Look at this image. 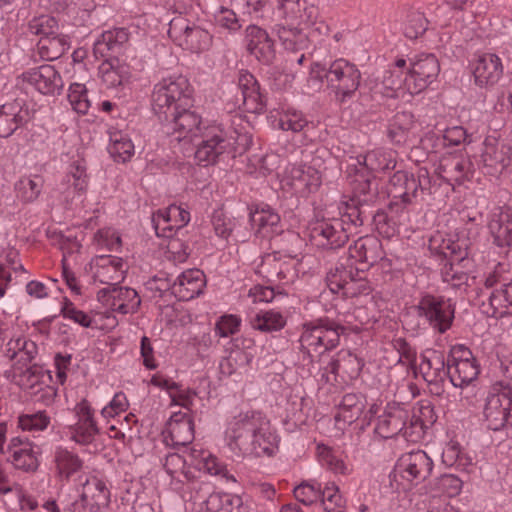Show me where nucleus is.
Instances as JSON below:
<instances>
[{"label": "nucleus", "mask_w": 512, "mask_h": 512, "mask_svg": "<svg viewBox=\"0 0 512 512\" xmlns=\"http://www.w3.org/2000/svg\"><path fill=\"white\" fill-rule=\"evenodd\" d=\"M7 452L13 467L23 472H35L39 467L40 449L29 439L21 436L12 437Z\"/></svg>", "instance_id": "17"}, {"label": "nucleus", "mask_w": 512, "mask_h": 512, "mask_svg": "<svg viewBox=\"0 0 512 512\" xmlns=\"http://www.w3.org/2000/svg\"><path fill=\"white\" fill-rule=\"evenodd\" d=\"M100 75L107 88H116L130 82L131 71L128 65L118 61L106 62L100 66Z\"/></svg>", "instance_id": "42"}, {"label": "nucleus", "mask_w": 512, "mask_h": 512, "mask_svg": "<svg viewBox=\"0 0 512 512\" xmlns=\"http://www.w3.org/2000/svg\"><path fill=\"white\" fill-rule=\"evenodd\" d=\"M363 161L358 160L371 172H385L395 168L393 153L390 150L375 149L369 151L362 157Z\"/></svg>", "instance_id": "49"}, {"label": "nucleus", "mask_w": 512, "mask_h": 512, "mask_svg": "<svg viewBox=\"0 0 512 512\" xmlns=\"http://www.w3.org/2000/svg\"><path fill=\"white\" fill-rule=\"evenodd\" d=\"M440 71L437 58L433 54H419L411 60V68L407 70L406 88L410 95L420 93L431 84Z\"/></svg>", "instance_id": "13"}, {"label": "nucleus", "mask_w": 512, "mask_h": 512, "mask_svg": "<svg viewBox=\"0 0 512 512\" xmlns=\"http://www.w3.org/2000/svg\"><path fill=\"white\" fill-rule=\"evenodd\" d=\"M167 430L175 445L184 446L191 443L194 438L193 421L186 413H173L168 421Z\"/></svg>", "instance_id": "35"}, {"label": "nucleus", "mask_w": 512, "mask_h": 512, "mask_svg": "<svg viewBox=\"0 0 512 512\" xmlns=\"http://www.w3.org/2000/svg\"><path fill=\"white\" fill-rule=\"evenodd\" d=\"M88 187V176L83 161L77 160L70 164L69 169L57 190L63 195L65 202L73 201L81 196Z\"/></svg>", "instance_id": "22"}, {"label": "nucleus", "mask_w": 512, "mask_h": 512, "mask_svg": "<svg viewBox=\"0 0 512 512\" xmlns=\"http://www.w3.org/2000/svg\"><path fill=\"white\" fill-rule=\"evenodd\" d=\"M433 462L422 450L403 454L393 470V479L399 482L403 489L425 480L431 473Z\"/></svg>", "instance_id": "8"}, {"label": "nucleus", "mask_w": 512, "mask_h": 512, "mask_svg": "<svg viewBox=\"0 0 512 512\" xmlns=\"http://www.w3.org/2000/svg\"><path fill=\"white\" fill-rule=\"evenodd\" d=\"M283 190L306 196L317 190L321 183L319 172L307 165H288L280 176Z\"/></svg>", "instance_id": "12"}, {"label": "nucleus", "mask_w": 512, "mask_h": 512, "mask_svg": "<svg viewBox=\"0 0 512 512\" xmlns=\"http://www.w3.org/2000/svg\"><path fill=\"white\" fill-rule=\"evenodd\" d=\"M127 40L128 34L124 29L105 31L94 42V54L96 57H106L110 52H118Z\"/></svg>", "instance_id": "38"}, {"label": "nucleus", "mask_w": 512, "mask_h": 512, "mask_svg": "<svg viewBox=\"0 0 512 512\" xmlns=\"http://www.w3.org/2000/svg\"><path fill=\"white\" fill-rule=\"evenodd\" d=\"M29 30L40 39L48 38L59 32L58 21L50 15H41L29 22Z\"/></svg>", "instance_id": "55"}, {"label": "nucleus", "mask_w": 512, "mask_h": 512, "mask_svg": "<svg viewBox=\"0 0 512 512\" xmlns=\"http://www.w3.org/2000/svg\"><path fill=\"white\" fill-rule=\"evenodd\" d=\"M188 458L190 460V464L197 470L224 478L227 481L236 482L235 477L229 474L226 466L209 451L193 447L190 449Z\"/></svg>", "instance_id": "25"}, {"label": "nucleus", "mask_w": 512, "mask_h": 512, "mask_svg": "<svg viewBox=\"0 0 512 512\" xmlns=\"http://www.w3.org/2000/svg\"><path fill=\"white\" fill-rule=\"evenodd\" d=\"M311 76L325 78L327 86L340 102L350 99L358 90L361 81V72L357 66L343 58L336 59L328 68L315 63L311 67Z\"/></svg>", "instance_id": "3"}, {"label": "nucleus", "mask_w": 512, "mask_h": 512, "mask_svg": "<svg viewBox=\"0 0 512 512\" xmlns=\"http://www.w3.org/2000/svg\"><path fill=\"white\" fill-rule=\"evenodd\" d=\"M88 187V176L83 161L77 160L70 164L69 169L57 190L63 195L65 202L73 201L81 196Z\"/></svg>", "instance_id": "21"}, {"label": "nucleus", "mask_w": 512, "mask_h": 512, "mask_svg": "<svg viewBox=\"0 0 512 512\" xmlns=\"http://www.w3.org/2000/svg\"><path fill=\"white\" fill-rule=\"evenodd\" d=\"M503 67L500 58L491 53L482 55V80L486 85L493 86L502 76Z\"/></svg>", "instance_id": "54"}, {"label": "nucleus", "mask_w": 512, "mask_h": 512, "mask_svg": "<svg viewBox=\"0 0 512 512\" xmlns=\"http://www.w3.org/2000/svg\"><path fill=\"white\" fill-rule=\"evenodd\" d=\"M504 302L512 306V281L503 283L501 290H493L489 293L488 307L482 311L492 321L488 323L489 326H496L498 316L501 317L504 314V311L499 310Z\"/></svg>", "instance_id": "40"}, {"label": "nucleus", "mask_w": 512, "mask_h": 512, "mask_svg": "<svg viewBox=\"0 0 512 512\" xmlns=\"http://www.w3.org/2000/svg\"><path fill=\"white\" fill-rule=\"evenodd\" d=\"M295 498L304 505H311L320 498L321 485L316 481L303 482L294 488Z\"/></svg>", "instance_id": "59"}, {"label": "nucleus", "mask_w": 512, "mask_h": 512, "mask_svg": "<svg viewBox=\"0 0 512 512\" xmlns=\"http://www.w3.org/2000/svg\"><path fill=\"white\" fill-rule=\"evenodd\" d=\"M193 106L188 80L183 76H168L159 80L151 93V107L159 119H168L174 111Z\"/></svg>", "instance_id": "2"}, {"label": "nucleus", "mask_w": 512, "mask_h": 512, "mask_svg": "<svg viewBox=\"0 0 512 512\" xmlns=\"http://www.w3.org/2000/svg\"><path fill=\"white\" fill-rule=\"evenodd\" d=\"M327 285L331 292L342 294L346 297H354L355 280L352 277V272L348 271L345 267H336L327 274Z\"/></svg>", "instance_id": "43"}, {"label": "nucleus", "mask_w": 512, "mask_h": 512, "mask_svg": "<svg viewBox=\"0 0 512 512\" xmlns=\"http://www.w3.org/2000/svg\"><path fill=\"white\" fill-rule=\"evenodd\" d=\"M109 140L108 151L114 160L126 162L134 155V144L126 132L111 129Z\"/></svg>", "instance_id": "39"}, {"label": "nucleus", "mask_w": 512, "mask_h": 512, "mask_svg": "<svg viewBox=\"0 0 512 512\" xmlns=\"http://www.w3.org/2000/svg\"><path fill=\"white\" fill-rule=\"evenodd\" d=\"M276 260V254H268L263 257L257 273L268 279L275 274L279 280L293 282L299 273V269L296 267L298 262L294 258L289 262Z\"/></svg>", "instance_id": "31"}, {"label": "nucleus", "mask_w": 512, "mask_h": 512, "mask_svg": "<svg viewBox=\"0 0 512 512\" xmlns=\"http://www.w3.org/2000/svg\"><path fill=\"white\" fill-rule=\"evenodd\" d=\"M286 325V317L274 309L261 310L251 320V326L261 332H275L281 330Z\"/></svg>", "instance_id": "48"}, {"label": "nucleus", "mask_w": 512, "mask_h": 512, "mask_svg": "<svg viewBox=\"0 0 512 512\" xmlns=\"http://www.w3.org/2000/svg\"><path fill=\"white\" fill-rule=\"evenodd\" d=\"M28 118V110L21 101L5 103L0 107V137H8Z\"/></svg>", "instance_id": "29"}, {"label": "nucleus", "mask_w": 512, "mask_h": 512, "mask_svg": "<svg viewBox=\"0 0 512 512\" xmlns=\"http://www.w3.org/2000/svg\"><path fill=\"white\" fill-rule=\"evenodd\" d=\"M81 498L85 505L105 507L109 503L110 492L102 480L91 477L83 484Z\"/></svg>", "instance_id": "37"}, {"label": "nucleus", "mask_w": 512, "mask_h": 512, "mask_svg": "<svg viewBox=\"0 0 512 512\" xmlns=\"http://www.w3.org/2000/svg\"><path fill=\"white\" fill-rule=\"evenodd\" d=\"M22 79L43 95L59 94L64 86L60 73L49 64L25 71L22 74Z\"/></svg>", "instance_id": "19"}, {"label": "nucleus", "mask_w": 512, "mask_h": 512, "mask_svg": "<svg viewBox=\"0 0 512 512\" xmlns=\"http://www.w3.org/2000/svg\"><path fill=\"white\" fill-rule=\"evenodd\" d=\"M43 186L44 179L40 175L22 176L15 184V191L22 202L32 203L40 196Z\"/></svg>", "instance_id": "47"}, {"label": "nucleus", "mask_w": 512, "mask_h": 512, "mask_svg": "<svg viewBox=\"0 0 512 512\" xmlns=\"http://www.w3.org/2000/svg\"><path fill=\"white\" fill-rule=\"evenodd\" d=\"M74 415L76 421L65 427V436L80 446L93 444L100 433V428L91 404L85 399L81 400L74 407Z\"/></svg>", "instance_id": "9"}, {"label": "nucleus", "mask_w": 512, "mask_h": 512, "mask_svg": "<svg viewBox=\"0 0 512 512\" xmlns=\"http://www.w3.org/2000/svg\"><path fill=\"white\" fill-rule=\"evenodd\" d=\"M51 379L49 371L41 366L32 365L22 371L18 376V384L31 395H36L44 388L50 389L48 382Z\"/></svg>", "instance_id": "36"}, {"label": "nucleus", "mask_w": 512, "mask_h": 512, "mask_svg": "<svg viewBox=\"0 0 512 512\" xmlns=\"http://www.w3.org/2000/svg\"><path fill=\"white\" fill-rule=\"evenodd\" d=\"M88 187V176L83 161L77 160L70 164L69 169L57 190L63 195L65 202L73 201L81 196Z\"/></svg>", "instance_id": "23"}, {"label": "nucleus", "mask_w": 512, "mask_h": 512, "mask_svg": "<svg viewBox=\"0 0 512 512\" xmlns=\"http://www.w3.org/2000/svg\"><path fill=\"white\" fill-rule=\"evenodd\" d=\"M51 419L45 411L22 414L18 417V427L28 433L37 434L48 428Z\"/></svg>", "instance_id": "53"}, {"label": "nucleus", "mask_w": 512, "mask_h": 512, "mask_svg": "<svg viewBox=\"0 0 512 512\" xmlns=\"http://www.w3.org/2000/svg\"><path fill=\"white\" fill-rule=\"evenodd\" d=\"M364 408V399L362 396L348 393L345 394L339 404L338 412L335 416L336 421H343L351 424L361 415Z\"/></svg>", "instance_id": "45"}, {"label": "nucleus", "mask_w": 512, "mask_h": 512, "mask_svg": "<svg viewBox=\"0 0 512 512\" xmlns=\"http://www.w3.org/2000/svg\"><path fill=\"white\" fill-rule=\"evenodd\" d=\"M241 318L228 314L221 316L215 324V332L219 337H228L239 331Z\"/></svg>", "instance_id": "63"}, {"label": "nucleus", "mask_w": 512, "mask_h": 512, "mask_svg": "<svg viewBox=\"0 0 512 512\" xmlns=\"http://www.w3.org/2000/svg\"><path fill=\"white\" fill-rule=\"evenodd\" d=\"M95 245L99 248L116 250L121 245V238L112 228H104L97 231L94 235Z\"/></svg>", "instance_id": "62"}, {"label": "nucleus", "mask_w": 512, "mask_h": 512, "mask_svg": "<svg viewBox=\"0 0 512 512\" xmlns=\"http://www.w3.org/2000/svg\"><path fill=\"white\" fill-rule=\"evenodd\" d=\"M417 309L419 315L425 317L430 326L439 333H444L451 327L454 309L449 300L425 295L420 299Z\"/></svg>", "instance_id": "14"}, {"label": "nucleus", "mask_w": 512, "mask_h": 512, "mask_svg": "<svg viewBox=\"0 0 512 512\" xmlns=\"http://www.w3.org/2000/svg\"><path fill=\"white\" fill-rule=\"evenodd\" d=\"M97 299L112 311L123 315L135 313L141 304L138 293L129 287L107 286L97 292Z\"/></svg>", "instance_id": "16"}, {"label": "nucleus", "mask_w": 512, "mask_h": 512, "mask_svg": "<svg viewBox=\"0 0 512 512\" xmlns=\"http://www.w3.org/2000/svg\"><path fill=\"white\" fill-rule=\"evenodd\" d=\"M343 327L327 318H320L303 324L300 344L307 353H323L339 344Z\"/></svg>", "instance_id": "6"}, {"label": "nucleus", "mask_w": 512, "mask_h": 512, "mask_svg": "<svg viewBox=\"0 0 512 512\" xmlns=\"http://www.w3.org/2000/svg\"><path fill=\"white\" fill-rule=\"evenodd\" d=\"M506 400V396L504 394H498V392L487 396L484 416L485 420L488 422V429L498 431L505 425L509 416V408L504 406V401Z\"/></svg>", "instance_id": "34"}, {"label": "nucleus", "mask_w": 512, "mask_h": 512, "mask_svg": "<svg viewBox=\"0 0 512 512\" xmlns=\"http://www.w3.org/2000/svg\"><path fill=\"white\" fill-rule=\"evenodd\" d=\"M406 418V412L401 409L385 412L378 417L375 432L383 438L399 435V432L404 428V420Z\"/></svg>", "instance_id": "41"}, {"label": "nucleus", "mask_w": 512, "mask_h": 512, "mask_svg": "<svg viewBox=\"0 0 512 512\" xmlns=\"http://www.w3.org/2000/svg\"><path fill=\"white\" fill-rule=\"evenodd\" d=\"M204 286V273L199 269H188L176 278L173 291L181 300L188 301L200 295Z\"/></svg>", "instance_id": "27"}, {"label": "nucleus", "mask_w": 512, "mask_h": 512, "mask_svg": "<svg viewBox=\"0 0 512 512\" xmlns=\"http://www.w3.org/2000/svg\"><path fill=\"white\" fill-rule=\"evenodd\" d=\"M448 374L452 384L462 388L464 398L475 405L478 400L474 393L476 388L474 382L477 381L479 368L468 348L459 345L451 350L448 358Z\"/></svg>", "instance_id": "5"}, {"label": "nucleus", "mask_w": 512, "mask_h": 512, "mask_svg": "<svg viewBox=\"0 0 512 512\" xmlns=\"http://www.w3.org/2000/svg\"><path fill=\"white\" fill-rule=\"evenodd\" d=\"M317 457L323 467L336 474H345L348 471L344 461L327 446L319 445L317 447Z\"/></svg>", "instance_id": "58"}, {"label": "nucleus", "mask_w": 512, "mask_h": 512, "mask_svg": "<svg viewBox=\"0 0 512 512\" xmlns=\"http://www.w3.org/2000/svg\"><path fill=\"white\" fill-rule=\"evenodd\" d=\"M308 124L304 115L295 109H286L279 114L278 128L284 131L300 132Z\"/></svg>", "instance_id": "56"}, {"label": "nucleus", "mask_w": 512, "mask_h": 512, "mask_svg": "<svg viewBox=\"0 0 512 512\" xmlns=\"http://www.w3.org/2000/svg\"><path fill=\"white\" fill-rule=\"evenodd\" d=\"M61 315L82 327L88 328L92 324V318L85 312L76 308V306L67 298L64 299L61 310Z\"/></svg>", "instance_id": "61"}, {"label": "nucleus", "mask_w": 512, "mask_h": 512, "mask_svg": "<svg viewBox=\"0 0 512 512\" xmlns=\"http://www.w3.org/2000/svg\"><path fill=\"white\" fill-rule=\"evenodd\" d=\"M406 60L397 59L395 64L384 72L382 79L383 94L387 97H399L407 92L406 88Z\"/></svg>", "instance_id": "32"}, {"label": "nucleus", "mask_w": 512, "mask_h": 512, "mask_svg": "<svg viewBox=\"0 0 512 512\" xmlns=\"http://www.w3.org/2000/svg\"><path fill=\"white\" fill-rule=\"evenodd\" d=\"M188 461L187 458H184L178 453H170L166 456L163 466L172 479L179 482L187 481V489L190 491L191 483L199 482L200 480H194L192 472L187 469L186 465Z\"/></svg>", "instance_id": "44"}, {"label": "nucleus", "mask_w": 512, "mask_h": 512, "mask_svg": "<svg viewBox=\"0 0 512 512\" xmlns=\"http://www.w3.org/2000/svg\"><path fill=\"white\" fill-rule=\"evenodd\" d=\"M311 237L314 240L321 238L318 245L332 249L342 246L347 240V235L338 221L334 224L325 221L316 223L311 229Z\"/></svg>", "instance_id": "33"}, {"label": "nucleus", "mask_w": 512, "mask_h": 512, "mask_svg": "<svg viewBox=\"0 0 512 512\" xmlns=\"http://www.w3.org/2000/svg\"><path fill=\"white\" fill-rule=\"evenodd\" d=\"M213 16L215 24L221 28L231 32L237 31L240 28L239 20L231 9L219 7Z\"/></svg>", "instance_id": "64"}, {"label": "nucleus", "mask_w": 512, "mask_h": 512, "mask_svg": "<svg viewBox=\"0 0 512 512\" xmlns=\"http://www.w3.org/2000/svg\"><path fill=\"white\" fill-rule=\"evenodd\" d=\"M508 154L509 148L499 144L496 136H488L482 151V164L489 168L487 173L490 175L501 173L509 164Z\"/></svg>", "instance_id": "26"}, {"label": "nucleus", "mask_w": 512, "mask_h": 512, "mask_svg": "<svg viewBox=\"0 0 512 512\" xmlns=\"http://www.w3.org/2000/svg\"><path fill=\"white\" fill-rule=\"evenodd\" d=\"M189 500L199 508V512H240L243 500L239 495L214 492L211 483L192 482Z\"/></svg>", "instance_id": "7"}, {"label": "nucleus", "mask_w": 512, "mask_h": 512, "mask_svg": "<svg viewBox=\"0 0 512 512\" xmlns=\"http://www.w3.org/2000/svg\"><path fill=\"white\" fill-rule=\"evenodd\" d=\"M53 463L56 475L61 481H68L83 468V461L78 454L62 445L54 448Z\"/></svg>", "instance_id": "30"}, {"label": "nucleus", "mask_w": 512, "mask_h": 512, "mask_svg": "<svg viewBox=\"0 0 512 512\" xmlns=\"http://www.w3.org/2000/svg\"><path fill=\"white\" fill-rule=\"evenodd\" d=\"M201 141L195 150V159L204 165L215 164L222 155L234 149V137L229 129L216 121H209L198 135Z\"/></svg>", "instance_id": "4"}, {"label": "nucleus", "mask_w": 512, "mask_h": 512, "mask_svg": "<svg viewBox=\"0 0 512 512\" xmlns=\"http://www.w3.org/2000/svg\"><path fill=\"white\" fill-rule=\"evenodd\" d=\"M319 499L326 512H346L344 510L346 501L334 482H328L323 488L321 487Z\"/></svg>", "instance_id": "52"}, {"label": "nucleus", "mask_w": 512, "mask_h": 512, "mask_svg": "<svg viewBox=\"0 0 512 512\" xmlns=\"http://www.w3.org/2000/svg\"><path fill=\"white\" fill-rule=\"evenodd\" d=\"M427 24V19L422 13H411L404 23L403 33L409 39H417L426 31Z\"/></svg>", "instance_id": "60"}, {"label": "nucleus", "mask_w": 512, "mask_h": 512, "mask_svg": "<svg viewBox=\"0 0 512 512\" xmlns=\"http://www.w3.org/2000/svg\"><path fill=\"white\" fill-rule=\"evenodd\" d=\"M69 46L68 37L59 32L51 37L39 39L38 42L41 56L49 60L62 56L69 49Z\"/></svg>", "instance_id": "50"}, {"label": "nucleus", "mask_w": 512, "mask_h": 512, "mask_svg": "<svg viewBox=\"0 0 512 512\" xmlns=\"http://www.w3.org/2000/svg\"><path fill=\"white\" fill-rule=\"evenodd\" d=\"M275 14L286 25L300 27L314 23L318 10L307 0H276Z\"/></svg>", "instance_id": "18"}, {"label": "nucleus", "mask_w": 512, "mask_h": 512, "mask_svg": "<svg viewBox=\"0 0 512 512\" xmlns=\"http://www.w3.org/2000/svg\"><path fill=\"white\" fill-rule=\"evenodd\" d=\"M239 87L246 108L255 112L261 110L263 99L254 76L249 73L242 74L239 79Z\"/></svg>", "instance_id": "46"}, {"label": "nucleus", "mask_w": 512, "mask_h": 512, "mask_svg": "<svg viewBox=\"0 0 512 512\" xmlns=\"http://www.w3.org/2000/svg\"><path fill=\"white\" fill-rule=\"evenodd\" d=\"M191 107L180 108L171 113L168 119H164L167 122L166 132L178 142L182 140L194 142L202 128L209 123L208 120H202L200 115L191 110Z\"/></svg>", "instance_id": "11"}, {"label": "nucleus", "mask_w": 512, "mask_h": 512, "mask_svg": "<svg viewBox=\"0 0 512 512\" xmlns=\"http://www.w3.org/2000/svg\"><path fill=\"white\" fill-rule=\"evenodd\" d=\"M224 443L237 458H270L279 450L280 436L265 414L247 411L227 423Z\"/></svg>", "instance_id": "1"}, {"label": "nucleus", "mask_w": 512, "mask_h": 512, "mask_svg": "<svg viewBox=\"0 0 512 512\" xmlns=\"http://www.w3.org/2000/svg\"><path fill=\"white\" fill-rule=\"evenodd\" d=\"M250 222L256 234L270 238L281 232L280 216L268 205L257 207L250 213Z\"/></svg>", "instance_id": "28"}, {"label": "nucleus", "mask_w": 512, "mask_h": 512, "mask_svg": "<svg viewBox=\"0 0 512 512\" xmlns=\"http://www.w3.org/2000/svg\"><path fill=\"white\" fill-rule=\"evenodd\" d=\"M190 221V213L178 205H170L153 214L152 222L158 236L171 238L174 231L186 226Z\"/></svg>", "instance_id": "20"}, {"label": "nucleus", "mask_w": 512, "mask_h": 512, "mask_svg": "<svg viewBox=\"0 0 512 512\" xmlns=\"http://www.w3.org/2000/svg\"><path fill=\"white\" fill-rule=\"evenodd\" d=\"M90 269L95 282L115 286L125 279L128 264L117 256L100 255L91 260Z\"/></svg>", "instance_id": "15"}, {"label": "nucleus", "mask_w": 512, "mask_h": 512, "mask_svg": "<svg viewBox=\"0 0 512 512\" xmlns=\"http://www.w3.org/2000/svg\"><path fill=\"white\" fill-rule=\"evenodd\" d=\"M277 36L286 50L297 51L304 47L306 35H304L298 26H288L278 24L275 26Z\"/></svg>", "instance_id": "51"}, {"label": "nucleus", "mask_w": 512, "mask_h": 512, "mask_svg": "<svg viewBox=\"0 0 512 512\" xmlns=\"http://www.w3.org/2000/svg\"><path fill=\"white\" fill-rule=\"evenodd\" d=\"M68 101L75 112L86 114L90 108V101L85 85L72 83L68 89Z\"/></svg>", "instance_id": "57"}, {"label": "nucleus", "mask_w": 512, "mask_h": 512, "mask_svg": "<svg viewBox=\"0 0 512 512\" xmlns=\"http://www.w3.org/2000/svg\"><path fill=\"white\" fill-rule=\"evenodd\" d=\"M168 33L178 46L192 53L208 51L212 46L213 38L207 30L182 18L171 21Z\"/></svg>", "instance_id": "10"}, {"label": "nucleus", "mask_w": 512, "mask_h": 512, "mask_svg": "<svg viewBox=\"0 0 512 512\" xmlns=\"http://www.w3.org/2000/svg\"><path fill=\"white\" fill-rule=\"evenodd\" d=\"M487 226L495 245L508 247L512 244V210L495 208L489 217Z\"/></svg>", "instance_id": "24"}]
</instances>
